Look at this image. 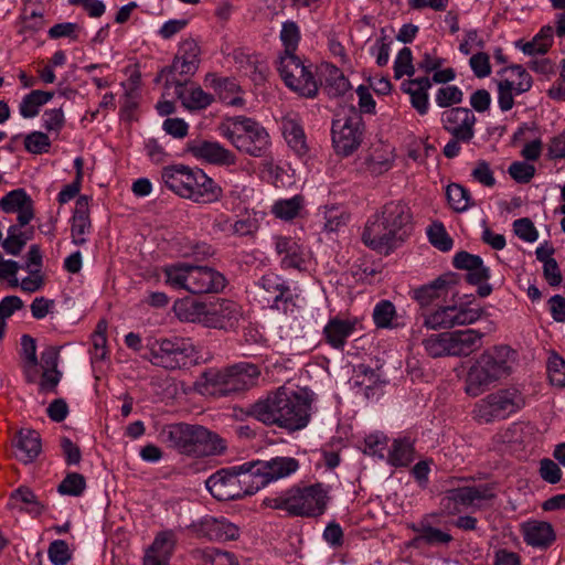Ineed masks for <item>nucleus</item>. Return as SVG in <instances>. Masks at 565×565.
Masks as SVG:
<instances>
[{"label":"nucleus","mask_w":565,"mask_h":565,"mask_svg":"<svg viewBox=\"0 0 565 565\" xmlns=\"http://www.w3.org/2000/svg\"><path fill=\"white\" fill-rule=\"evenodd\" d=\"M413 531L417 532V541H423L427 544H448L452 537L450 534L443 532L439 529L433 527L424 522L418 525H413Z\"/></svg>","instance_id":"45"},{"label":"nucleus","mask_w":565,"mask_h":565,"mask_svg":"<svg viewBox=\"0 0 565 565\" xmlns=\"http://www.w3.org/2000/svg\"><path fill=\"white\" fill-rule=\"evenodd\" d=\"M206 328L233 330L243 317L241 305L226 298L207 302Z\"/></svg>","instance_id":"20"},{"label":"nucleus","mask_w":565,"mask_h":565,"mask_svg":"<svg viewBox=\"0 0 565 565\" xmlns=\"http://www.w3.org/2000/svg\"><path fill=\"white\" fill-rule=\"evenodd\" d=\"M11 508H19L33 515H40L44 511V505L38 500L35 493L26 488L20 487L14 490L8 503Z\"/></svg>","instance_id":"38"},{"label":"nucleus","mask_w":565,"mask_h":565,"mask_svg":"<svg viewBox=\"0 0 565 565\" xmlns=\"http://www.w3.org/2000/svg\"><path fill=\"white\" fill-rule=\"evenodd\" d=\"M547 370L551 384L557 387H565V360L554 353L548 359Z\"/></svg>","instance_id":"57"},{"label":"nucleus","mask_w":565,"mask_h":565,"mask_svg":"<svg viewBox=\"0 0 565 565\" xmlns=\"http://www.w3.org/2000/svg\"><path fill=\"white\" fill-rule=\"evenodd\" d=\"M15 457L23 463L32 462L41 451L40 434L32 429H21L14 441Z\"/></svg>","instance_id":"32"},{"label":"nucleus","mask_w":565,"mask_h":565,"mask_svg":"<svg viewBox=\"0 0 565 565\" xmlns=\"http://www.w3.org/2000/svg\"><path fill=\"white\" fill-rule=\"evenodd\" d=\"M415 73L413 65V54L409 47H403L394 61V76L402 78L403 76H412Z\"/></svg>","instance_id":"54"},{"label":"nucleus","mask_w":565,"mask_h":565,"mask_svg":"<svg viewBox=\"0 0 565 565\" xmlns=\"http://www.w3.org/2000/svg\"><path fill=\"white\" fill-rule=\"evenodd\" d=\"M449 281L440 276L429 284L417 287L411 291V296L420 307H428L436 300L445 297L448 292Z\"/></svg>","instance_id":"33"},{"label":"nucleus","mask_w":565,"mask_h":565,"mask_svg":"<svg viewBox=\"0 0 565 565\" xmlns=\"http://www.w3.org/2000/svg\"><path fill=\"white\" fill-rule=\"evenodd\" d=\"M259 375L258 365L239 362L224 369L205 370L196 382V386L202 394L227 397L255 386Z\"/></svg>","instance_id":"4"},{"label":"nucleus","mask_w":565,"mask_h":565,"mask_svg":"<svg viewBox=\"0 0 565 565\" xmlns=\"http://www.w3.org/2000/svg\"><path fill=\"white\" fill-rule=\"evenodd\" d=\"M412 214L401 201L386 203L365 224L362 241L371 249L388 255L406 239Z\"/></svg>","instance_id":"2"},{"label":"nucleus","mask_w":565,"mask_h":565,"mask_svg":"<svg viewBox=\"0 0 565 565\" xmlns=\"http://www.w3.org/2000/svg\"><path fill=\"white\" fill-rule=\"evenodd\" d=\"M302 200L300 196L281 200L274 204L273 213L281 220H292L296 217L301 209Z\"/></svg>","instance_id":"53"},{"label":"nucleus","mask_w":565,"mask_h":565,"mask_svg":"<svg viewBox=\"0 0 565 565\" xmlns=\"http://www.w3.org/2000/svg\"><path fill=\"white\" fill-rule=\"evenodd\" d=\"M494 497L492 486L480 483L449 489L445 492L440 503L448 514L454 515L460 512L459 505L479 510L484 502L491 501Z\"/></svg>","instance_id":"14"},{"label":"nucleus","mask_w":565,"mask_h":565,"mask_svg":"<svg viewBox=\"0 0 565 565\" xmlns=\"http://www.w3.org/2000/svg\"><path fill=\"white\" fill-rule=\"evenodd\" d=\"M463 93L455 85L441 87L436 93V104L441 108H447L451 105H457L462 102Z\"/></svg>","instance_id":"56"},{"label":"nucleus","mask_w":565,"mask_h":565,"mask_svg":"<svg viewBox=\"0 0 565 565\" xmlns=\"http://www.w3.org/2000/svg\"><path fill=\"white\" fill-rule=\"evenodd\" d=\"M205 486L218 501L238 500L256 493L247 461L217 470L206 479Z\"/></svg>","instance_id":"11"},{"label":"nucleus","mask_w":565,"mask_h":565,"mask_svg":"<svg viewBox=\"0 0 565 565\" xmlns=\"http://www.w3.org/2000/svg\"><path fill=\"white\" fill-rule=\"evenodd\" d=\"M47 554L54 565H65L71 559L68 544L63 540L53 541L49 546Z\"/></svg>","instance_id":"63"},{"label":"nucleus","mask_w":565,"mask_h":565,"mask_svg":"<svg viewBox=\"0 0 565 565\" xmlns=\"http://www.w3.org/2000/svg\"><path fill=\"white\" fill-rule=\"evenodd\" d=\"M257 285L268 294L266 301L271 302V308L287 312L290 306H295V294L280 276L276 274L264 275Z\"/></svg>","instance_id":"23"},{"label":"nucleus","mask_w":565,"mask_h":565,"mask_svg":"<svg viewBox=\"0 0 565 565\" xmlns=\"http://www.w3.org/2000/svg\"><path fill=\"white\" fill-rule=\"evenodd\" d=\"M384 33V30H382V35L370 47L371 55L375 56L376 64L381 67L388 63L391 51V41Z\"/></svg>","instance_id":"60"},{"label":"nucleus","mask_w":565,"mask_h":565,"mask_svg":"<svg viewBox=\"0 0 565 565\" xmlns=\"http://www.w3.org/2000/svg\"><path fill=\"white\" fill-rule=\"evenodd\" d=\"M164 282L192 295L218 294L227 285L225 276L213 267L177 262L163 266Z\"/></svg>","instance_id":"6"},{"label":"nucleus","mask_w":565,"mask_h":565,"mask_svg":"<svg viewBox=\"0 0 565 565\" xmlns=\"http://www.w3.org/2000/svg\"><path fill=\"white\" fill-rule=\"evenodd\" d=\"M448 332L431 334L423 340L426 353L431 358L451 356Z\"/></svg>","instance_id":"46"},{"label":"nucleus","mask_w":565,"mask_h":565,"mask_svg":"<svg viewBox=\"0 0 565 565\" xmlns=\"http://www.w3.org/2000/svg\"><path fill=\"white\" fill-rule=\"evenodd\" d=\"M217 132L227 139L237 151L249 157H264L270 148L268 131L260 122L250 117H227L218 124Z\"/></svg>","instance_id":"9"},{"label":"nucleus","mask_w":565,"mask_h":565,"mask_svg":"<svg viewBox=\"0 0 565 565\" xmlns=\"http://www.w3.org/2000/svg\"><path fill=\"white\" fill-rule=\"evenodd\" d=\"M484 333L476 329L448 332L451 356H468L483 345Z\"/></svg>","instance_id":"28"},{"label":"nucleus","mask_w":565,"mask_h":565,"mask_svg":"<svg viewBox=\"0 0 565 565\" xmlns=\"http://www.w3.org/2000/svg\"><path fill=\"white\" fill-rule=\"evenodd\" d=\"M142 358L156 366L174 371L189 367L195 361L196 352L190 339L161 338L147 342Z\"/></svg>","instance_id":"10"},{"label":"nucleus","mask_w":565,"mask_h":565,"mask_svg":"<svg viewBox=\"0 0 565 565\" xmlns=\"http://www.w3.org/2000/svg\"><path fill=\"white\" fill-rule=\"evenodd\" d=\"M280 41L285 47L282 53H295L300 41V29L294 21H286L281 25Z\"/></svg>","instance_id":"51"},{"label":"nucleus","mask_w":565,"mask_h":565,"mask_svg":"<svg viewBox=\"0 0 565 565\" xmlns=\"http://www.w3.org/2000/svg\"><path fill=\"white\" fill-rule=\"evenodd\" d=\"M363 130L362 117L356 113L333 119L331 134L335 152L343 157L352 154L363 140Z\"/></svg>","instance_id":"16"},{"label":"nucleus","mask_w":565,"mask_h":565,"mask_svg":"<svg viewBox=\"0 0 565 565\" xmlns=\"http://www.w3.org/2000/svg\"><path fill=\"white\" fill-rule=\"evenodd\" d=\"M200 47L192 39L182 41L178 52L170 66L164 67L160 72V76L168 74L167 78H171L175 74L183 76H192L199 70L200 65Z\"/></svg>","instance_id":"22"},{"label":"nucleus","mask_w":565,"mask_h":565,"mask_svg":"<svg viewBox=\"0 0 565 565\" xmlns=\"http://www.w3.org/2000/svg\"><path fill=\"white\" fill-rule=\"evenodd\" d=\"M24 148L32 154L46 153L51 148V140L45 132L32 131L24 137Z\"/></svg>","instance_id":"52"},{"label":"nucleus","mask_w":565,"mask_h":565,"mask_svg":"<svg viewBox=\"0 0 565 565\" xmlns=\"http://www.w3.org/2000/svg\"><path fill=\"white\" fill-rule=\"evenodd\" d=\"M284 137L289 147L299 156L307 152L306 136L299 120L295 116H286L281 121Z\"/></svg>","instance_id":"35"},{"label":"nucleus","mask_w":565,"mask_h":565,"mask_svg":"<svg viewBox=\"0 0 565 565\" xmlns=\"http://www.w3.org/2000/svg\"><path fill=\"white\" fill-rule=\"evenodd\" d=\"M310 399L284 386L249 405L247 414L265 425L290 431L305 428L310 418Z\"/></svg>","instance_id":"1"},{"label":"nucleus","mask_w":565,"mask_h":565,"mask_svg":"<svg viewBox=\"0 0 565 565\" xmlns=\"http://www.w3.org/2000/svg\"><path fill=\"white\" fill-rule=\"evenodd\" d=\"M361 327V320L358 317L337 315L331 317L323 327V339L332 349L343 351L349 338Z\"/></svg>","instance_id":"21"},{"label":"nucleus","mask_w":565,"mask_h":565,"mask_svg":"<svg viewBox=\"0 0 565 565\" xmlns=\"http://www.w3.org/2000/svg\"><path fill=\"white\" fill-rule=\"evenodd\" d=\"M85 490V477L77 472L67 473L57 487V492L60 494L71 497H81Z\"/></svg>","instance_id":"48"},{"label":"nucleus","mask_w":565,"mask_h":565,"mask_svg":"<svg viewBox=\"0 0 565 565\" xmlns=\"http://www.w3.org/2000/svg\"><path fill=\"white\" fill-rule=\"evenodd\" d=\"M161 178L172 192L195 203H213L222 196L221 186L200 168L164 167Z\"/></svg>","instance_id":"5"},{"label":"nucleus","mask_w":565,"mask_h":565,"mask_svg":"<svg viewBox=\"0 0 565 565\" xmlns=\"http://www.w3.org/2000/svg\"><path fill=\"white\" fill-rule=\"evenodd\" d=\"M0 209L4 213H17L19 226L28 225L34 217L33 200L24 189L8 192L0 200Z\"/></svg>","instance_id":"25"},{"label":"nucleus","mask_w":565,"mask_h":565,"mask_svg":"<svg viewBox=\"0 0 565 565\" xmlns=\"http://www.w3.org/2000/svg\"><path fill=\"white\" fill-rule=\"evenodd\" d=\"M354 384L364 391L367 399L380 395L384 382L380 374L366 364H359L354 367Z\"/></svg>","instance_id":"34"},{"label":"nucleus","mask_w":565,"mask_h":565,"mask_svg":"<svg viewBox=\"0 0 565 565\" xmlns=\"http://www.w3.org/2000/svg\"><path fill=\"white\" fill-rule=\"evenodd\" d=\"M256 492L271 482L287 478L299 469L294 457L276 456L265 460L247 461Z\"/></svg>","instance_id":"15"},{"label":"nucleus","mask_w":565,"mask_h":565,"mask_svg":"<svg viewBox=\"0 0 565 565\" xmlns=\"http://www.w3.org/2000/svg\"><path fill=\"white\" fill-rule=\"evenodd\" d=\"M202 565H238L233 554L214 547H206L196 552Z\"/></svg>","instance_id":"49"},{"label":"nucleus","mask_w":565,"mask_h":565,"mask_svg":"<svg viewBox=\"0 0 565 565\" xmlns=\"http://www.w3.org/2000/svg\"><path fill=\"white\" fill-rule=\"evenodd\" d=\"M427 235L429 243L441 252H448L452 248V238L446 232L443 223H433L428 230Z\"/></svg>","instance_id":"50"},{"label":"nucleus","mask_w":565,"mask_h":565,"mask_svg":"<svg viewBox=\"0 0 565 565\" xmlns=\"http://www.w3.org/2000/svg\"><path fill=\"white\" fill-rule=\"evenodd\" d=\"M53 96L54 93L52 92H44L40 89L32 90L22 98L19 105L20 115L23 118H33L38 116L41 107L49 103Z\"/></svg>","instance_id":"40"},{"label":"nucleus","mask_w":565,"mask_h":565,"mask_svg":"<svg viewBox=\"0 0 565 565\" xmlns=\"http://www.w3.org/2000/svg\"><path fill=\"white\" fill-rule=\"evenodd\" d=\"M275 250L280 256L282 269H306L307 253L302 245L291 237L275 238Z\"/></svg>","instance_id":"27"},{"label":"nucleus","mask_w":565,"mask_h":565,"mask_svg":"<svg viewBox=\"0 0 565 565\" xmlns=\"http://www.w3.org/2000/svg\"><path fill=\"white\" fill-rule=\"evenodd\" d=\"M513 81L503 79L498 83V104L502 111H509L514 105V96L516 94L513 92Z\"/></svg>","instance_id":"59"},{"label":"nucleus","mask_w":565,"mask_h":565,"mask_svg":"<svg viewBox=\"0 0 565 565\" xmlns=\"http://www.w3.org/2000/svg\"><path fill=\"white\" fill-rule=\"evenodd\" d=\"M440 122L445 131L463 143H470L476 135L477 118L466 107H452L441 113Z\"/></svg>","instance_id":"19"},{"label":"nucleus","mask_w":565,"mask_h":565,"mask_svg":"<svg viewBox=\"0 0 565 565\" xmlns=\"http://www.w3.org/2000/svg\"><path fill=\"white\" fill-rule=\"evenodd\" d=\"M327 88L329 89L330 95L341 96L350 90L351 85L343 73L339 68L333 67L327 78Z\"/></svg>","instance_id":"58"},{"label":"nucleus","mask_w":565,"mask_h":565,"mask_svg":"<svg viewBox=\"0 0 565 565\" xmlns=\"http://www.w3.org/2000/svg\"><path fill=\"white\" fill-rule=\"evenodd\" d=\"M81 31L82 28L77 23L63 22L54 24L52 28H50L47 34L49 38L53 40L67 38L70 40L76 41Z\"/></svg>","instance_id":"61"},{"label":"nucleus","mask_w":565,"mask_h":565,"mask_svg":"<svg viewBox=\"0 0 565 565\" xmlns=\"http://www.w3.org/2000/svg\"><path fill=\"white\" fill-rule=\"evenodd\" d=\"M515 361L516 352L509 345L483 351L467 372L465 392L472 397L481 395L490 385L509 376Z\"/></svg>","instance_id":"3"},{"label":"nucleus","mask_w":565,"mask_h":565,"mask_svg":"<svg viewBox=\"0 0 565 565\" xmlns=\"http://www.w3.org/2000/svg\"><path fill=\"white\" fill-rule=\"evenodd\" d=\"M206 530L210 539L217 541H232L239 535L238 527L225 519L207 522Z\"/></svg>","instance_id":"43"},{"label":"nucleus","mask_w":565,"mask_h":565,"mask_svg":"<svg viewBox=\"0 0 565 565\" xmlns=\"http://www.w3.org/2000/svg\"><path fill=\"white\" fill-rule=\"evenodd\" d=\"M524 542L537 548H547L556 539L551 523L545 521H529L522 525Z\"/></svg>","instance_id":"31"},{"label":"nucleus","mask_w":565,"mask_h":565,"mask_svg":"<svg viewBox=\"0 0 565 565\" xmlns=\"http://www.w3.org/2000/svg\"><path fill=\"white\" fill-rule=\"evenodd\" d=\"M207 302L189 300L175 305V311L181 320L200 323L206 328Z\"/></svg>","instance_id":"41"},{"label":"nucleus","mask_w":565,"mask_h":565,"mask_svg":"<svg viewBox=\"0 0 565 565\" xmlns=\"http://www.w3.org/2000/svg\"><path fill=\"white\" fill-rule=\"evenodd\" d=\"M452 265L457 269L467 271L466 280L470 285L478 286L479 297L486 298L492 292V286L487 282L490 278V269L484 266L480 256L462 250L454 256Z\"/></svg>","instance_id":"18"},{"label":"nucleus","mask_w":565,"mask_h":565,"mask_svg":"<svg viewBox=\"0 0 565 565\" xmlns=\"http://www.w3.org/2000/svg\"><path fill=\"white\" fill-rule=\"evenodd\" d=\"M415 458L414 440L408 437L394 439L387 461L394 467H406Z\"/></svg>","instance_id":"39"},{"label":"nucleus","mask_w":565,"mask_h":565,"mask_svg":"<svg viewBox=\"0 0 565 565\" xmlns=\"http://www.w3.org/2000/svg\"><path fill=\"white\" fill-rule=\"evenodd\" d=\"M160 438L181 454L195 457L215 456L225 451V441L200 425L172 424L164 426Z\"/></svg>","instance_id":"7"},{"label":"nucleus","mask_w":565,"mask_h":565,"mask_svg":"<svg viewBox=\"0 0 565 565\" xmlns=\"http://www.w3.org/2000/svg\"><path fill=\"white\" fill-rule=\"evenodd\" d=\"M64 124L65 116L62 108L46 109L42 115V126L47 131L60 132Z\"/></svg>","instance_id":"64"},{"label":"nucleus","mask_w":565,"mask_h":565,"mask_svg":"<svg viewBox=\"0 0 565 565\" xmlns=\"http://www.w3.org/2000/svg\"><path fill=\"white\" fill-rule=\"evenodd\" d=\"M392 152L386 146H377L369 150L363 158L365 170L379 175L388 171L392 167Z\"/></svg>","instance_id":"37"},{"label":"nucleus","mask_w":565,"mask_h":565,"mask_svg":"<svg viewBox=\"0 0 565 565\" xmlns=\"http://www.w3.org/2000/svg\"><path fill=\"white\" fill-rule=\"evenodd\" d=\"M21 344V356L24 362V370L29 373L30 370H33L38 366V356H36V343L35 339L29 334H23L20 340Z\"/></svg>","instance_id":"55"},{"label":"nucleus","mask_w":565,"mask_h":565,"mask_svg":"<svg viewBox=\"0 0 565 565\" xmlns=\"http://www.w3.org/2000/svg\"><path fill=\"white\" fill-rule=\"evenodd\" d=\"M92 222L89 218V199L81 195L75 203L72 216L71 236L72 243L81 246L86 244V236L90 233Z\"/></svg>","instance_id":"29"},{"label":"nucleus","mask_w":565,"mask_h":565,"mask_svg":"<svg viewBox=\"0 0 565 565\" xmlns=\"http://www.w3.org/2000/svg\"><path fill=\"white\" fill-rule=\"evenodd\" d=\"M449 205L456 212H465L475 205L469 191L458 183H451L446 189Z\"/></svg>","instance_id":"42"},{"label":"nucleus","mask_w":565,"mask_h":565,"mask_svg":"<svg viewBox=\"0 0 565 565\" xmlns=\"http://www.w3.org/2000/svg\"><path fill=\"white\" fill-rule=\"evenodd\" d=\"M185 82H181L172 76L167 78V86L175 87V95L180 99L182 106L189 110H202L207 108L214 100L213 95L204 92L200 86H185Z\"/></svg>","instance_id":"26"},{"label":"nucleus","mask_w":565,"mask_h":565,"mask_svg":"<svg viewBox=\"0 0 565 565\" xmlns=\"http://www.w3.org/2000/svg\"><path fill=\"white\" fill-rule=\"evenodd\" d=\"M396 316L395 306L390 300L379 301L373 309V320L377 328H393V320Z\"/></svg>","instance_id":"47"},{"label":"nucleus","mask_w":565,"mask_h":565,"mask_svg":"<svg viewBox=\"0 0 565 565\" xmlns=\"http://www.w3.org/2000/svg\"><path fill=\"white\" fill-rule=\"evenodd\" d=\"M19 224L11 225L8 228V235L6 239L2 242V247L7 254L17 256L23 249L24 245L32 237V231L28 234V232H21Z\"/></svg>","instance_id":"44"},{"label":"nucleus","mask_w":565,"mask_h":565,"mask_svg":"<svg viewBox=\"0 0 565 565\" xmlns=\"http://www.w3.org/2000/svg\"><path fill=\"white\" fill-rule=\"evenodd\" d=\"M554 29L551 25H544L529 42L518 41L515 46L526 55L545 54L554 42Z\"/></svg>","instance_id":"36"},{"label":"nucleus","mask_w":565,"mask_h":565,"mask_svg":"<svg viewBox=\"0 0 565 565\" xmlns=\"http://www.w3.org/2000/svg\"><path fill=\"white\" fill-rule=\"evenodd\" d=\"M175 544L172 531L159 533L143 557V565H168Z\"/></svg>","instance_id":"30"},{"label":"nucleus","mask_w":565,"mask_h":565,"mask_svg":"<svg viewBox=\"0 0 565 565\" xmlns=\"http://www.w3.org/2000/svg\"><path fill=\"white\" fill-rule=\"evenodd\" d=\"M482 309L463 306H446L424 316V326L431 330L451 329L456 326L471 324L478 321Z\"/></svg>","instance_id":"17"},{"label":"nucleus","mask_w":565,"mask_h":565,"mask_svg":"<svg viewBox=\"0 0 565 565\" xmlns=\"http://www.w3.org/2000/svg\"><path fill=\"white\" fill-rule=\"evenodd\" d=\"M330 487L315 483L307 487H291L276 495L264 499L263 504L285 511L291 516L317 518L324 513L329 502Z\"/></svg>","instance_id":"8"},{"label":"nucleus","mask_w":565,"mask_h":565,"mask_svg":"<svg viewBox=\"0 0 565 565\" xmlns=\"http://www.w3.org/2000/svg\"><path fill=\"white\" fill-rule=\"evenodd\" d=\"M387 438L383 434H371L364 439V452L369 456L384 458Z\"/></svg>","instance_id":"62"},{"label":"nucleus","mask_w":565,"mask_h":565,"mask_svg":"<svg viewBox=\"0 0 565 565\" xmlns=\"http://www.w3.org/2000/svg\"><path fill=\"white\" fill-rule=\"evenodd\" d=\"M524 405L520 392L515 388H503L480 399L473 409L475 417L480 423H492L505 419Z\"/></svg>","instance_id":"12"},{"label":"nucleus","mask_w":565,"mask_h":565,"mask_svg":"<svg viewBox=\"0 0 565 565\" xmlns=\"http://www.w3.org/2000/svg\"><path fill=\"white\" fill-rule=\"evenodd\" d=\"M310 67L295 53H281L277 63V70L286 86L307 98L316 97L319 89Z\"/></svg>","instance_id":"13"},{"label":"nucleus","mask_w":565,"mask_h":565,"mask_svg":"<svg viewBox=\"0 0 565 565\" xmlns=\"http://www.w3.org/2000/svg\"><path fill=\"white\" fill-rule=\"evenodd\" d=\"M190 151L196 159L211 164L233 166L237 161L235 153L217 141H193Z\"/></svg>","instance_id":"24"}]
</instances>
